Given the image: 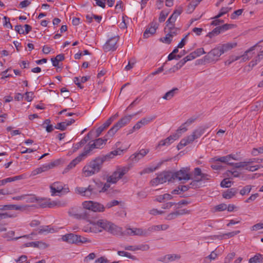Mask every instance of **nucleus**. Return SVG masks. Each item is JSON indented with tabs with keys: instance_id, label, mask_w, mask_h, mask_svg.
Returning a JSON list of instances; mask_svg holds the SVG:
<instances>
[{
	"instance_id": "30",
	"label": "nucleus",
	"mask_w": 263,
	"mask_h": 263,
	"mask_svg": "<svg viewBox=\"0 0 263 263\" xmlns=\"http://www.w3.org/2000/svg\"><path fill=\"white\" fill-rule=\"evenodd\" d=\"M193 142V138L191 136H189L185 138L182 139L179 144L178 145V148L181 149L185 146Z\"/></svg>"
},
{
	"instance_id": "64",
	"label": "nucleus",
	"mask_w": 263,
	"mask_h": 263,
	"mask_svg": "<svg viewBox=\"0 0 263 263\" xmlns=\"http://www.w3.org/2000/svg\"><path fill=\"white\" fill-rule=\"evenodd\" d=\"M109 260L104 256H102L97 259L94 263H108Z\"/></svg>"
},
{
	"instance_id": "3",
	"label": "nucleus",
	"mask_w": 263,
	"mask_h": 263,
	"mask_svg": "<svg viewBox=\"0 0 263 263\" xmlns=\"http://www.w3.org/2000/svg\"><path fill=\"white\" fill-rule=\"evenodd\" d=\"M63 241L69 243L79 245L80 243H89L91 240L87 238L73 233L66 234L62 237Z\"/></svg>"
},
{
	"instance_id": "27",
	"label": "nucleus",
	"mask_w": 263,
	"mask_h": 263,
	"mask_svg": "<svg viewBox=\"0 0 263 263\" xmlns=\"http://www.w3.org/2000/svg\"><path fill=\"white\" fill-rule=\"evenodd\" d=\"M230 160V155H228L226 156L221 157H215L214 158H212L210 160V162L213 163H216L217 162H220L222 163H224L227 164H229V160Z\"/></svg>"
},
{
	"instance_id": "6",
	"label": "nucleus",
	"mask_w": 263,
	"mask_h": 263,
	"mask_svg": "<svg viewBox=\"0 0 263 263\" xmlns=\"http://www.w3.org/2000/svg\"><path fill=\"white\" fill-rule=\"evenodd\" d=\"M132 117V115H128L121 118L108 131L106 136L108 137H112L120 128L129 123Z\"/></svg>"
},
{
	"instance_id": "15",
	"label": "nucleus",
	"mask_w": 263,
	"mask_h": 263,
	"mask_svg": "<svg viewBox=\"0 0 263 263\" xmlns=\"http://www.w3.org/2000/svg\"><path fill=\"white\" fill-rule=\"evenodd\" d=\"M88 156L83 151L77 157L72 160L70 163L67 165L66 168V170H69L74 167L77 164L80 163L81 161L85 160Z\"/></svg>"
},
{
	"instance_id": "41",
	"label": "nucleus",
	"mask_w": 263,
	"mask_h": 263,
	"mask_svg": "<svg viewBox=\"0 0 263 263\" xmlns=\"http://www.w3.org/2000/svg\"><path fill=\"white\" fill-rule=\"evenodd\" d=\"M217 257V254L215 252V251H213L211 252V253L206 256L204 259V261L205 262H210L212 260H215Z\"/></svg>"
},
{
	"instance_id": "45",
	"label": "nucleus",
	"mask_w": 263,
	"mask_h": 263,
	"mask_svg": "<svg viewBox=\"0 0 263 263\" xmlns=\"http://www.w3.org/2000/svg\"><path fill=\"white\" fill-rule=\"evenodd\" d=\"M215 208H216V210L218 211H222L226 210L227 209H228V210L229 211H230V210H229L230 205L227 206V205L224 203H221V204H220L217 205L215 207Z\"/></svg>"
},
{
	"instance_id": "29",
	"label": "nucleus",
	"mask_w": 263,
	"mask_h": 263,
	"mask_svg": "<svg viewBox=\"0 0 263 263\" xmlns=\"http://www.w3.org/2000/svg\"><path fill=\"white\" fill-rule=\"evenodd\" d=\"M205 129L202 127H199L196 129H195L191 135V137H192L193 141L196 139L199 138L201 135H202L204 133Z\"/></svg>"
},
{
	"instance_id": "1",
	"label": "nucleus",
	"mask_w": 263,
	"mask_h": 263,
	"mask_svg": "<svg viewBox=\"0 0 263 263\" xmlns=\"http://www.w3.org/2000/svg\"><path fill=\"white\" fill-rule=\"evenodd\" d=\"M105 157L99 156L87 162L82 169V173L85 177L91 176L98 174L102 170Z\"/></svg>"
},
{
	"instance_id": "58",
	"label": "nucleus",
	"mask_w": 263,
	"mask_h": 263,
	"mask_svg": "<svg viewBox=\"0 0 263 263\" xmlns=\"http://www.w3.org/2000/svg\"><path fill=\"white\" fill-rule=\"evenodd\" d=\"M182 57V55H176L175 54H173L172 52L171 53H170L168 55L167 59L168 61H171L174 59L176 60H179Z\"/></svg>"
},
{
	"instance_id": "22",
	"label": "nucleus",
	"mask_w": 263,
	"mask_h": 263,
	"mask_svg": "<svg viewBox=\"0 0 263 263\" xmlns=\"http://www.w3.org/2000/svg\"><path fill=\"white\" fill-rule=\"evenodd\" d=\"M127 233L129 235H138L140 236H146L145 229L142 228L127 229Z\"/></svg>"
},
{
	"instance_id": "43",
	"label": "nucleus",
	"mask_w": 263,
	"mask_h": 263,
	"mask_svg": "<svg viewBox=\"0 0 263 263\" xmlns=\"http://www.w3.org/2000/svg\"><path fill=\"white\" fill-rule=\"evenodd\" d=\"M117 254L121 256H125L132 259H135V256L132 255L130 253L123 251H118Z\"/></svg>"
},
{
	"instance_id": "18",
	"label": "nucleus",
	"mask_w": 263,
	"mask_h": 263,
	"mask_svg": "<svg viewBox=\"0 0 263 263\" xmlns=\"http://www.w3.org/2000/svg\"><path fill=\"white\" fill-rule=\"evenodd\" d=\"M148 149H142L138 153L132 155L130 159L134 162H137L149 153Z\"/></svg>"
},
{
	"instance_id": "24",
	"label": "nucleus",
	"mask_w": 263,
	"mask_h": 263,
	"mask_svg": "<svg viewBox=\"0 0 263 263\" xmlns=\"http://www.w3.org/2000/svg\"><path fill=\"white\" fill-rule=\"evenodd\" d=\"M107 232L114 235H118L121 234L122 228L110 222Z\"/></svg>"
},
{
	"instance_id": "32",
	"label": "nucleus",
	"mask_w": 263,
	"mask_h": 263,
	"mask_svg": "<svg viewBox=\"0 0 263 263\" xmlns=\"http://www.w3.org/2000/svg\"><path fill=\"white\" fill-rule=\"evenodd\" d=\"M249 263H263V256L260 253H256L249 260Z\"/></svg>"
},
{
	"instance_id": "7",
	"label": "nucleus",
	"mask_w": 263,
	"mask_h": 263,
	"mask_svg": "<svg viewBox=\"0 0 263 263\" xmlns=\"http://www.w3.org/2000/svg\"><path fill=\"white\" fill-rule=\"evenodd\" d=\"M129 170V167H119L111 175L107 178V181L109 183H116L119 179L126 174Z\"/></svg>"
},
{
	"instance_id": "35",
	"label": "nucleus",
	"mask_w": 263,
	"mask_h": 263,
	"mask_svg": "<svg viewBox=\"0 0 263 263\" xmlns=\"http://www.w3.org/2000/svg\"><path fill=\"white\" fill-rule=\"evenodd\" d=\"M201 0H192L191 2L189 4L187 11L188 13H192L196 6L200 3Z\"/></svg>"
},
{
	"instance_id": "63",
	"label": "nucleus",
	"mask_w": 263,
	"mask_h": 263,
	"mask_svg": "<svg viewBox=\"0 0 263 263\" xmlns=\"http://www.w3.org/2000/svg\"><path fill=\"white\" fill-rule=\"evenodd\" d=\"M261 229H263V223H258L253 226L251 228V230L253 231H257Z\"/></svg>"
},
{
	"instance_id": "20",
	"label": "nucleus",
	"mask_w": 263,
	"mask_h": 263,
	"mask_svg": "<svg viewBox=\"0 0 263 263\" xmlns=\"http://www.w3.org/2000/svg\"><path fill=\"white\" fill-rule=\"evenodd\" d=\"M158 177L161 184L166 181L172 182V172H163L158 175Z\"/></svg>"
},
{
	"instance_id": "57",
	"label": "nucleus",
	"mask_w": 263,
	"mask_h": 263,
	"mask_svg": "<svg viewBox=\"0 0 263 263\" xmlns=\"http://www.w3.org/2000/svg\"><path fill=\"white\" fill-rule=\"evenodd\" d=\"M243 10L242 9H240L235 11L232 14H231V18H236L237 16L240 15L242 14Z\"/></svg>"
},
{
	"instance_id": "53",
	"label": "nucleus",
	"mask_w": 263,
	"mask_h": 263,
	"mask_svg": "<svg viewBox=\"0 0 263 263\" xmlns=\"http://www.w3.org/2000/svg\"><path fill=\"white\" fill-rule=\"evenodd\" d=\"M214 20L211 22V25L213 26H218L223 23V20L216 18V16L213 17Z\"/></svg>"
},
{
	"instance_id": "5",
	"label": "nucleus",
	"mask_w": 263,
	"mask_h": 263,
	"mask_svg": "<svg viewBox=\"0 0 263 263\" xmlns=\"http://www.w3.org/2000/svg\"><path fill=\"white\" fill-rule=\"evenodd\" d=\"M52 195H65L69 192L67 185L61 182H55L50 186Z\"/></svg>"
},
{
	"instance_id": "33",
	"label": "nucleus",
	"mask_w": 263,
	"mask_h": 263,
	"mask_svg": "<svg viewBox=\"0 0 263 263\" xmlns=\"http://www.w3.org/2000/svg\"><path fill=\"white\" fill-rule=\"evenodd\" d=\"M109 224H110V222L105 219L99 220L96 223V225L106 231H107L108 229V226Z\"/></svg>"
},
{
	"instance_id": "25",
	"label": "nucleus",
	"mask_w": 263,
	"mask_h": 263,
	"mask_svg": "<svg viewBox=\"0 0 263 263\" xmlns=\"http://www.w3.org/2000/svg\"><path fill=\"white\" fill-rule=\"evenodd\" d=\"M186 63V62L183 58V59L180 60L178 63H177L175 65H174L172 68L165 71L164 74H167L168 73H172L176 72V71L180 69Z\"/></svg>"
},
{
	"instance_id": "13",
	"label": "nucleus",
	"mask_w": 263,
	"mask_h": 263,
	"mask_svg": "<svg viewBox=\"0 0 263 263\" xmlns=\"http://www.w3.org/2000/svg\"><path fill=\"white\" fill-rule=\"evenodd\" d=\"M158 24L156 21H153L146 27L143 33V37L147 39L154 35L158 28Z\"/></svg>"
},
{
	"instance_id": "21",
	"label": "nucleus",
	"mask_w": 263,
	"mask_h": 263,
	"mask_svg": "<svg viewBox=\"0 0 263 263\" xmlns=\"http://www.w3.org/2000/svg\"><path fill=\"white\" fill-rule=\"evenodd\" d=\"M221 55L220 50L218 47L211 50L206 57L209 60L213 61L217 60Z\"/></svg>"
},
{
	"instance_id": "49",
	"label": "nucleus",
	"mask_w": 263,
	"mask_h": 263,
	"mask_svg": "<svg viewBox=\"0 0 263 263\" xmlns=\"http://www.w3.org/2000/svg\"><path fill=\"white\" fill-rule=\"evenodd\" d=\"M51 231L49 226H41L39 229V233L41 234L44 232H49Z\"/></svg>"
},
{
	"instance_id": "34",
	"label": "nucleus",
	"mask_w": 263,
	"mask_h": 263,
	"mask_svg": "<svg viewBox=\"0 0 263 263\" xmlns=\"http://www.w3.org/2000/svg\"><path fill=\"white\" fill-rule=\"evenodd\" d=\"M178 90V89L177 88L172 89V90L165 93V95L163 96L162 98L166 100H171L175 96Z\"/></svg>"
},
{
	"instance_id": "14",
	"label": "nucleus",
	"mask_w": 263,
	"mask_h": 263,
	"mask_svg": "<svg viewBox=\"0 0 263 263\" xmlns=\"http://www.w3.org/2000/svg\"><path fill=\"white\" fill-rule=\"evenodd\" d=\"M262 162H263V159L253 158L249 159L247 161L240 162H237V163L231 162V167H233L235 168L245 167V166H247V165L251 164L252 163H260Z\"/></svg>"
},
{
	"instance_id": "26",
	"label": "nucleus",
	"mask_w": 263,
	"mask_h": 263,
	"mask_svg": "<svg viewBox=\"0 0 263 263\" xmlns=\"http://www.w3.org/2000/svg\"><path fill=\"white\" fill-rule=\"evenodd\" d=\"M54 164L52 163H51L48 164H46L43 165L42 167H39L34 170L32 172L33 175H35L39 174H40L43 172H45L50 169L51 168L54 166Z\"/></svg>"
},
{
	"instance_id": "19",
	"label": "nucleus",
	"mask_w": 263,
	"mask_h": 263,
	"mask_svg": "<svg viewBox=\"0 0 263 263\" xmlns=\"http://www.w3.org/2000/svg\"><path fill=\"white\" fill-rule=\"evenodd\" d=\"M114 120V117H110L109 119H107V120L104 123H103L102 125H101L100 126L97 128L95 132V137H99L100 135L102 133V132H103L105 129L108 127Z\"/></svg>"
},
{
	"instance_id": "55",
	"label": "nucleus",
	"mask_w": 263,
	"mask_h": 263,
	"mask_svg": "<svg viewBox=\"0 0 263 263\" xmlns=\"http://www.w3.org/2000/svg\"><path fill=\"white\" fill-rule=\"evenodd\" d=\"M179 31L180 29L178 28H175V30L171 29L167 31V32H168L167 33L170 34L171 37L172 38L178 34Z\"/></svg>"
},
{
	"instance_id": "36",
	"label": "nucleus",
	"mask_w": 263,
	"mask_h": 263,
	"mask_svg": "<svg viewBox=\"0 0 263 263\" xmlns=\"http://www.w3.org/2000/svg\"><path fill=\"white\" fill-rule=\"evenodd\" d=\"M263 58V51H260V53L257 55V56L253 59L252 61H251L249 66L251 67H253L255 66L260 61V60Z\"/></svg>"
},
{
	"instance_id": "48",
	"label": "nucleus",
	"mask_w": 263,
	"mask_h": 263,
	"mask_svg": "<svg viewBox=\"0 0 263 263\" xmlns=\"http://www.w3.org/2000/svg\"><path fill=\"white\" fill-rule=\"evenodd\" d=\"M96 257V255L95 253H91L84 258V262L87 263L90 260L94 259Z\"/></svg>"
},
{
	"instance_id": "38",
	"label": "nucleus",
	"mask_w": 263,
	"mask_h": 263,
	"mask_svg": "<svg viewBox=\"0 0 263 263\" xmlns=\"http://www.w3.org/2000/svg\"><path fill=\"white\" fill-rule=\"evenodd\" d=\"M156 116L146 117L142 118L139 121L141 124H142V126H144L152 122L154 120L156 119Z\"/></svg>"
},
{
	"instance_id": "54",
	"label": "nucleus",
	"mask_w": 263,
	"mask_h": 263,
	"mask_svg": "<svg viewBox=\"0 0 263 263\" xmlns=\"http://www.w3.org/2000/svg\"><path fill=\"white\" fill-rule=\"evenodd\" d=\"M4 20H5V22L3 24L4 26L8 28L12 29V26L10 22V18L5 16L4 17Z\"/></svg>"
},
{
	"instance_id": "47",
	"label": "nucleus",
	"mask_w": 263,
	"mask_h": 263,
	"mask_svg": "<svg viewBox=\"0 0 263 263\" xmlns=\"http://www.w3.org/2000/svg\"><path fill=\"white\" fill-rule=\"evenodd\" d=\"M230 8L228 7H222L219 13L216 15V18H219L229 12Z\"/></svg>"
},
{
	"instance_id": "44",
	"label": "nucleus",
	"mask_w": 263,
	"mask_h": 263,
	"mask_svg": "<svg viewBox=\"0 0 263 263\" xmlns=\"http://www.w3.org/2000/svg\"><path fill=\"white\" fill-rule=\"evenodd\" d=\"M221 32L220 30V28H219V26H217L215 28H214L212 32H209L208 33V36H209L210 38H212L213 36L215 35H218Z\"/></svg>"
},
{
	"instance_id": "16",
	"label": "nucleus",
	"mask_w": 263,
	"mask_h": 263,
	"mask_svg": "<svg viewBox=\"0 0 263 263\" xmlns=\"http://www.w3.org/2000/svg\"><path fill=\"white\" fill-rule=\"evenodd\" d=\"M93 131L89 132L79 142L74 144L73 145V152H76L80 147L85 144L87 142L89 141L91 138Z\"/></svg>"
},
{
	"instance_id": "39",
	"label": "nucleus",
	"mask_w": 263,
	"mask_h": 263,
	"mask_svg": "<svg viewBox=\"0 0 263 263\" xmlns=\"http://www.w3.org/2000/svg\"><path fill=\"white\" fill-rule=\"evenodd\" d=\"M201 184L198 178H196L189 184V187L190 189H198L201 186Z\"/></svg>"
},
{
	"instance_id": "60",
	"label": "nucleus",
	"mask_w": 263,
	"mask_h": 263,
	"mask_svg": "<svg viewBox=\"0 0 263 263\" xmlns=\"http://www.w3.org/2000/svg\"><path fill=\"white\" fill-rule=\"evenodd\" d=\"M258 196L259 194L258 193L252 194L251 196H250L249 198H248L245 200V202L250 203L251 202H252L254 201Z\"/></svg>"
},
{
	"instance_id": "42",
	"label": "nucleus",
	"mask_w": 263,
	"mask_h": 263,
	"mask_svg": "<svg viewBox=\"0 0 263 263\" xmlns=\"http://www.w3.org/2000/svg\"><path fill=\"white\" fill-rule=\"evenodd\" d=\"M252 189V186L248 185L243 187L240 191L239 193L242 196L248 194Z\"/></svg>"
},
{
	"instance_id": "61",
	"label": "nucleus",
	"mask_w": 263,
	"mask_h": 263,
	"mask_svg": "<svg viewBox=\"0 0 263 263\" xmlns=\"http://www.w3.org/2000/svg\"><path fill=\"white\" fill-rule=\"evenodd\" d=\"M65 123L64 122H62L58 123L56 126H55V128L60 129L61 130H64L66 128V126L65 125Z\"/></svg>"
},
{
	"instance_id": "46",
	"label": "nucleus",
	"mask_w": 263,
	"mask_h": 263,
	"mask_svg": "<svg viewBox=\"0 0 263 263\" xmlns=\"http://www.w3.org/2000/svg\"><path fill=\"white\" fill-rule=\"evenodd\" d=\"M172 39L173 38L171 37L170 34L167 33L165 37L161 38L160 40L163 43L170 44L172 41Z\"/></svg>"
},
{
	"instance_id": "31",
	"label": "nucleus",
	"mask_w": 263,
	"mask_h": 263,
	"mask_svg": "<svg viewBox=\"0 0 263 263\" xmlns=\"http://www.w3.org/2000/svg\"><path fill=\"white\" fill-rule=\"evenodd\" d=\"M173 196L172 195L166 193L156 196L155 200L159 202H162L165 200H171Z\"/></svg>"
},
{
	"instance_id": "50",
	"label": "nucleus",
	"mask_w": 263,
	"mask_h": 263,
	"mask_svg": "<svg viewBox=\"0 0 263 263\" xmlns=\"http://www.w3.org/2000/svg\"><path fill=\"white\" fill-rule=\"evenodd\" d=\"M185 124H184V123L182 124L180 126V127L177 129V133L175 134H177L178 135H179V137H180L182 133L185 132L187 130V129L185 126Z\"/></svg>"
},
{
	"instance_id": "52",
	"label": "nucleus",
	"mask_w": 263,
	"mask_h": 263,
	"mask_svg": "<svg viewBox=\"0 0 263 263\" xmlns=\"http://www.w3.org/2000/svg\"><path fill=\"white\" fill-rule=\"evenodd\" d=\"M230 178L224 179L220 183V185L222 187H229L230 186Z\"/></svg>"
},
{
	"instance_id": "8",
	"label": "nucleus",
	"mask_w": 263,
	"mask_h": 263,
	"mask_svg": "<svg viewBox=\"0 0 263 263\" xmlns=\"http://www.w3.org/2000/svg\"><path fill=\"white\" fill-rule=\"evenodd\" d=\"M69 216L77 219H86L89 218V214L85 209L79 207L70 208L68 211Z\"/></svg>"
},
{
	"instance_id": "28",
	"label": "nucleus",
	"mask_w": 263,
	"mask_h": 263,
	"mask_svg": "<svg viewBox=\"0 0 263 263\" xmlns=\"http://www.w3.org/2000/svg\"><path fill=\"white\" fill-rule=\"evenodd\" d=\"M123 150L120 149H117L111 152L108 154L106 155L102 156L103 157H105V161L109 160L111 159H112L115 156L117 155H121L123 153Z\"/></svg>"
},
{
	"instance_id": "62",
	"label": "nucleus",
	"mask_w": 263,
	"mask_h": 263,
	"mask_svg": "<svg viewBox=\"0 0 263 263\" xmlns=\"http://www.w3.org/2000/svg\"><path fill=\"white\" fill-rule=\"evenodd\" d=\"M193 52L195 53L196 58L205 53L202 48H198Z\"/></svg>"
},
{
	"instance_id": "23",
	"label": "nucleus",
	"mask_w": 263,
	"mask_h": 263,
	"mask_svg": "<svg viewBox=\"0 0 263 263\" xmlns=\"http://www.w3.org/2000/svg\"><path fill=\"white\" fill-rule=\"evenodd\" d=\"M180 256L177 254H167L158 259V260L165 263L172 262L176 259H179Z\"/></svg>"
},
{
	"instance_id": "11",
	"label": "nucleus",
	"mask_w": 263,
	"mask_h": 263,
	"mask_svg": "<svg viewBox=\"0 0 263 263\" xmlns=\"http://www.w3.org/2000/svg\"><path fill=\"white\" fill-rule=\"evenodd\" d=\"M119 39V36H115L109 39L103 46L104 51L106 52L110 51H115L117 49V42Z\"/></svg>"
},
{
	"instance_id": "4",
	"label": "nucleus",
	"mask_w": 263,
	"mask_h": 263,
	"mask_svg": "<svg viewBox=\"0 0 263 263\" xmlns=\"http://www.w3.org/2000/svg\"><path fill=\"white\" fill-rule=\"evenodd\" d=\"M107 141V138L104 139L98 138L95 140L92 143V141L89 142L88 144L84 148V152L87 156L91 154V152L95 148H102L106 144Z\"/></svg>"
},
{
	"instance_id": "17",
	"label": "nucleus",
	"mask_w": 263,
	"mask_h": 263,
	"mask_svg": "<svg viewBox=\"0 0 263 263\" xmlns=\"http://www.w3.org/2000/svg\"><path fill=\"white\" fill-rule=\"evenodd\" d=\"M179 138V135L174 134L167 137V138L161 140L157 146V148H160L163 146H168L174 141Z\"/></svg>"
},
{
	"instance_id": "2",
	"label": "nucleus",
	"mask_w": 263,
	"mask_h": 263,
	"mask_svg": "<svg viewBox=\"0 0 263 263\" xmlns=\"http://www.w3.org/2000/svg\"><path fill=\"white\" fill-rule=\"evenodd\" d=\"M75 191L82 196L90 198H93L100 193V190H97L95 184H90L87 187L78 186L75 189Z\"/></svg>"
},
{
	"instance_id": "10",
	"label": "nucleus",
	"mask_w": 263,
	"mask_h": 263,
	"mask_svg": "<svg viewBox=\"0 0 263 263\" xmlns=\"http://www.w3.org/2000/svg\"><path fill=\"white\" fill-rule=\"evenodd\" d=\"M189 169L187 168H182L180 171L173 173L172 172V180L173 181L176 179L179 181L189 180L191 179L190 174L189 173Z\"/></svg>"
},
{
	"instance_id": "40",
	"label": "nucleus",
	"mask_w": 263,
	"mask_h": 263,
	"mask_svg": "<svg viewBox=\"0 0 263 263\" xmlns=\"http://www.w3.org/2000/svg\"><path fill=\"white\" fill-rule=\"evenodd\" d=\"M221 54H223L230 50V43H228L218 47Z\"/></svg>"
},
{
	"instance_id": "51",
	"label": "nucleus",
	"mask_w": 263,
	"mask_h": 263,
	"mask_svg": "<svg viewBox=\"0 0 263 263\" xmlns=\"http://www.w3.org/2000/svg\"><path fill=\"white\" fill-rule=\"evenodd\" d=\"M245 169L250 171V172H254L255 171L258 170L259 168H261V165H252V166H249L247 165V166H245Z\"/></svg>"
},
{
	"instance_id": "9",
	"label": "nucleus",
	"mask_w": 263,
	"mask_h": 263,
	"mask_svg": "<svg viewBox=\"0 0 263 263\" xmlns=\"http://www.w3.org/2000/svg\"><path fill=\"white\" fill-rule=\"evenodd\" d=\"M83 209L95 212H102L105 210V207L102 204L93 201H85L82 202Z\"/></svg>"
},
{
	"instance_id": "59",
	"label": "nucleus",
	"mask_w": 263,
	"mask_h": 263,
	"mask_svg": "<svg viewBox=\"0 0 263 263\" xmlns=\"http://www.w3.org/2000/svg\"><path fill=\"white\" fill-rule=\"evenodd\" d=\"M137 250L147 251L149 249V246L147 244H142L136 246Z\"/></svg>"
},
{
	"instance_id": "56",
	"label": "nucleus",
	"mask_w": 263,
	"mask_h": 263,
	"mask_svg": "<svg viewBox=\"0 0 263 263\" xmlns=\"http://www.w3.org/2000/svg\"><path fill=\"white\" fill-rule=\"evenodd\" d=\"M177 214V217L178 216L183 215L185 214H189L190 213V211L187 210L186 209H181L177 210L175 211Z\"/></svg>"
},
{
	"instance_id": "37",
	"label": "nucleus",
	"mask_w": 263,
	"mask_h": 263,
	"mask_svg": "<svg viewBox=\"0 0 263 263\" xmlns=\"http://www.w3.org/2000/svg\"><path fill=\"white\" fill-rule=\"evenodd\" d=\"M161 162L159 163L158 164V165L156 167L145 168L141 172H140L139 174L141 176H142L145 174H149L150 173L153 172L159 168V166L161 165Z\"/></svg>"
},
{
	"instance_id": "12",
	"label": "nucleus",
	"mask_w": 263,
	"mask_h": 263,
	"mask_svg": "<svg viewBox=\"0 0 263 263\" xmlns=\"http://www.w3.org/2000/svg\"><path fill=\"white\" fill-rule=\"evenodd\" d=\"M261 42L262 41H259L258 43H257L255 45L251 47L250 49L245 51V53L241 56V57L242 58V60L243 62L249 60L253 57V54L254 53H253L252 51L254 50L255 48L257 46L258 43ZM240 58V57H236L234 58V56H231V63L238 60Z\"/></svg>"
}]
</instances>
